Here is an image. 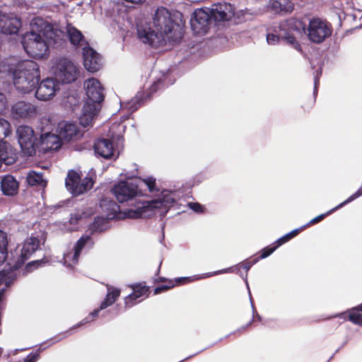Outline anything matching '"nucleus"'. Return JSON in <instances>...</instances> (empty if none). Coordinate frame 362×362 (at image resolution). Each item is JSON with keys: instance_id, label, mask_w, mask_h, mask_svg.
<instances>
[{"instance_id": "4", "label": "nucleus", "mask_w": 362, "mask_h": 362, "mask_svg": "<svg viewBox=\"0 0 362 362\" xmlns=\"http://www.w3.org/2000/svg\"><path fill=\"white\" fill-rule=\"evenodd\" d=\"M87 99L83 104L82 112L78 118L83 127L92 125L93 119L98 115L105 99L104 88L100 82L94 78L87 79L84 83Z\"/></svg>"}, {"instance_id": "7", "label": "nucleus", "mask_w": 362, "mask_h": 362, "mask_svg": "<svg viewBox=\"0 0 362 362\" xmlns=\"http://www.w3.org/2000/svg\"><path fill=\"white\" fill-rule=\"evenodd\" d=\"M8 235L6 232L0 229V266L3 265L6 261L12 263L13 269H19L25 262L29 259L33 253L35 252L34 247H32L25 240L22 248L21 249L20 255L16 259L14 253L18 255V249L14 251L11 250L8 252Z\"/></svg>"}, {"instance_id": "25", "label": "nucleus", "mask_w": 362, "mask_h": 362, "mask_svg": "<svg viewBox=\"0 0 362 362\" xmlns=\"http://www.w3.org/2000/svg\"><path fill=\"white\" fill-rule=\"evenodd\" d=\"M100 208L104 214V217L109 220H114L119 218V206L112 199L105 197L100 200Z\"/></svg>"}, {"instance_id": "15", "label": "nucleus", "mask_w": 362, "mask_h": 362, "mask_svg": "<svg viewBox=\"0 0 362 362\" xmlns=\"http://www.w3.org/2000/svg\"><path fill=\"white\" fill-rule=\"evenodd\" d=\"M60 90L59 85L54 77H47L40 81L35 88V98L42 101L52 99Z\"/></svg>"}, {"instance_id": "35", "label": "nucleus", "mask_w": 362, "mask_h": 362, "mask_svg": "<svg viewBox=\"0 0 362 362\" xmlns=\"http://www.w3.org/2000/svg\"><path fill=\"white\" fill-rule=\"evenodd\" d=\"M348 204V202H346V200H344L343 202L340 203L339 204H338L337 206L332 208V209L329 210L328 211H327L326 213H324V214H321L318 216H317L316 217L313 218V219H311L308 223H307L306 224L303 225L301 226L302 229H305V228H307L308 226H310V225H313V224H315V223H317L320 221H321L322 220H323L327 216L332 214L333 212H334L335 211L341 209V207H343L344 206Z\"/></svg>"}, {"instance_id": "9", "label": "nucleus", "mask_w": 362, "mask_h": 362, "mask_svg": "<svg viewBox=\"0 0 362 362\" xmlns=\"http://www.w3.org/2000/svg\"><path fill=\"white\" fill-rule=\"evenodd\" d=\"M16 133L22 152L27 156L35 155L38 148L39 134L28 125L18 126Z\"/></svg>"}, {"instance_id": "10", "label": "nucleus", "mask_w": 362, "mask_h": 362, "mask_svg": "<svg viewBox=\"0 0 362 362\" xmlns=\"http://www.w3.org/2000/svg\"><path fill=\"white\" fill-rule=\"evenodd\" d=\"M79 74L78 69L69 59H61L56 69L54 71V78L58 84H69L74 82Z\"/></svg>"}, {"instance_id": "36", "label": "nucleus", "mask_w": 362, "mask_h": 362, "mask_svg": "<svg viewBox=\"0 0 362 362\" xmlns=\"http://www.w3.org/2000/svg\"><path fill=\"white\" fill-rule=\"evenodd\" d=\"M15 162V159L13 157L8 156V151L6 146V143L3 140L0 141V168L2 163L6 165H11Z\"/></svg>"}, {"instance_id": "48", "label": "nucleus", "mask_w": 362, "mask_h": 362, "mask_svg": "<svg viewBox=\"0 0 362 362\" xmlns=\"http://www.w3.org/2000/svg\"><path fill=\"white\" fill-rule=\"evenodd\" d=\"M32 247H34L35 252L40 247V240L37 236L31 235L25 240Z\"/></svg>"}, {"instance_id": "44", "label": "nucleus", "mask_w": 362, "mask_h": 362, "mask_svg": "<svg viewBox=\"0 0 362 362\" xmlns=\"http://www.w3.org/2000/svg\"><path fill=\"white\" fill-rule=\"evenodd\" d=\"M348 320L353 324L362 326V314L355 312H349L347 316Z\"/></svg>"}, {"instance_id": "27", "label": "nucleus", "mask_w": 362, "mask_h": 362, "mask_svg": "<svg viewBox=\"0 0 362 362\" xmlns=\"http://www.w3.org/2000/svg\"><path fill=\"white\" fill-rule=\"evenodd\" d=\"M133 291L129 294L124 299L126 307H132L137 303V300L144 296H147L149 292V286L144 285L141 283L131 285Z\"/></svg>"}, {"instance_id": "12", "label": "nucleus", "mask_w": 362, "mask_h": 362, "mask_svg": "<svg viewBox=\"0 0 362 362\" xmlns=\"http://www.w3.org/2000/svg\"><path fill=\"white\" fill-rule=\"evenodd\" d=\"M306 31H308V37L311 42L320 44L331 36L332 29L330 23L313 18L309 21L308 27L306 26Z\"/></svg>"}, {"instance_id": "8", "label": "nucleus", "mask_w": 362, "mask_h": 362, "mask_svg": "<svg viewBox=\"0 0 362 362\" xmlns=\"http://www.w3.org/2000/svg\"><path fill=\"white\" fill-rule=\"evenodd\" d=\"M156 80L151 86L149 89L145 92H138L136 95L121 105L124 109H127L129 114L136 112L147 100H151L152 95L159 90L174 83L175 80L170 83H166L167 77Z\"/></svg>"}, {"instance_id": "18", "label": "nucleus", "mask_w": 362, "mask_h": 362, "mask_svg": "<svg viewBox=\"0 0 362 362\" xmlns=\"http://www.w3.org/2000/svg\"><path fill=\"white\" fill-rule=\"evenodd\" d=\"M95 156L98 158L105 160H116L119 153L116 154L112 141L110 139L98 138L93 146Z\"/></svg>"}, {"instance_id": "13", "label": "nucleus", "mask_w": 362, "mask_h": 362, "mask_svg": "<svg viewBox=\"0 0 362 362\" xmlns=\"http://www.w3.org/2000/svg\"><path fill=\"white\" fill-rule=\"evenodd\" d=\"M111 192L121 204L134 199L141 193L136 182L127 180L118 182L112 187Z\"/></svg>"}, {"instance_id": "2", "label": "nucleus", "mask_w": 362, "mask_h": 362, "mask_svg": "<svg viewBox=\"0 0 362 362\" xmlns=\"http://www.w3.org/2000/svg\"><path fill=\"white\" fill-rule=\"evenodd\" d=\"M21 42L26 54L33 58L48 56L50 47L62 49L66 45L62 30L42 18L33 21L30 30L22 35Z\"/></svg>"}, {"instance_id": "62", "label": "nucleus", "mask_w": 362, "mask_h": 362, "mask_svg": "<svg viewBox=\"0 0 362 362\" xmlns=\"http://www.w3.org/2000/svg\"><path fill=\"white\" fill-rule=\"evenodd\" d=\"M335 355V353H334L327 360V362H329L333 358H334V356Z\"/></svg>"}, {"instance_id": "61", "label": "nucleus", "mask_w": 362, "mask_h": 362, "mask_svg": "<svg viewBox=\"0 0 362 362\" xmlns=\"http://www.w3.org/2000/svg\"><path fill=\"white\" fill-rule=\"evenodd\" d=\"M161 263H162V262H160V264H159V266H158V269H157V271H156V273L155 274V275H156V276H158V275L159 274V273H160V269Z\"/></svg>"}, {"instance_id": "39", "label": "nucleus", "mask_w": 362, "mask_h": 362, "mask_svg": "<svg viewBox=\"0 0 362 362\" xmlns=\"http://www.w3.org/2000/svg\"><path fill=\"white\" fill-rule=\"evenodd\" d=\"M90 214L85 210L77 209L75 212L71 213L69 223L78 224L79 221L90 216Z\"/></svg>"}, {"instance_id": "23", "label": "nucleus", "mask_w": 362, "mask_h": 362, "mask_svg": "<svg viewBox=\"0 0 362 362\" xmlns=\"http://www.w3.org/2000/svg\"><path fill=\"white\" fill-rule=\"evenodd\" d=\"M22 26L21 20L17 16H3L0 18V33L5 35H16Z\"/></svg>"}, {"instance_id": "55", "label": "nucleus", "mask_w": 362, "mask_h": 362, "mask_svg": "<svg viewBox=\"0 0 362 362\" xmlns=\"http://www.w3.org/2000/svg\"><path fill=\"white\" fill-rule=\"evenodd\" d=\"M346 312H355L357 313L362 312V303L355 307H353L350 309L346 310Z\"/></svg>"}, {"instance_id": "58", "label": "nucleus", "mask_w": 362, "mask_h": 362, "mask_svg": "<svg viewBox=\"0 0 362 362\" xmlns=\"http://www.w3.org/2000/svg\"><path fill=\"white\" fill-rule=\"evenodd\" d=\"M103 309H100V306L99 307V308H97V309H94L92 312H90L89 313V315L92 317V318H94L95 317H97L99 314V312L100 310H103Z\"/></svg>"}, {"instance_id": "6", "label": "nucleus", "mask_w": 362, "mask_h": 362, "mask_svg": "<svg viewBox=\"0 0 362 362\" xmlns=\"http://www.w3.org/2000/svg\"><path fill=\"white\" fill-rule=\"evenodd\" d=\"M305 29L306 24L302 20L290 18L272 26L269 31L298 52H303L298 38L305 33Z\"/></svg>"}, {"instance_id": "22", "label": "nucleus", "mask_w": 362, "mask_h": 362, "mask_svg": "<svg viewBox=\"0 0 362 362\" xmlns=\"http://www.w3.org/2000/svg\"><path fill=\"white\" fill-rule=\"evenodd\" d=\"M62 142L58 133L53 134L50 132H40L38 138V147L45 145V151H57L60 148Z\"/></svg>"}, {"instance_id": "38", "label": "nucleus", "mask_w": 362, "mask_h": 362, "mask_svg": "<svg viewBox=\"0 0 362 362\" xmlns=\"http://www.w3.org/2000/svg\"><path fill=\"white\" fill-rule=\"evenodd\" d=\"M301 226L300 228H296L292 230L291 231L287 233L286 234L284 235L283 236L278 238L275 242V243L277 245V246L279 247L282 245L285 244L286 243L288 242L290 240H291L293 238L296 236L301 230H302Z\"/></svg>"}, {"instance_id": "42", "label": "nucleus", "mask_w": 362, "mask_h": 362, "mask_svg": "<svg viewBox=\"0 0 362 362\" xmlns=\"http://www.w3.org/2000/svg\"><path fill=\"white\" fill-rule=\"evenodd\" d=\"M93 318L88 315L87 317H86L84 319H83L81 321H80L78 323L76 324L75 325H74L73 327H71L70 329H69L68 330L65 331L64 332H62V333H60L59 335L54 337V339H56V341H59L60 340H62L63 339V337H59V336L60 335H66V334L69 333L72 329H76V328H78L88 322H90V321H92Z\"/></svg>"}, {"instance_id": "5", "label": "nucleus", "mask_w": 362, "mask_h": 362, "mask_svg": "<svg viewBox=\"0 0 362 362\" xmlns=\"http://www.w3.org/2000/svg\"><path fill=\"white\" fill-rule=\"evenodd\" d=\"M176 204V192L165 189L156 199L140 202L136 209H131L129 213L132 217L136 218H150L156 213L163 218Z\"/></svg>"}, {"instance_id": "50", "label": "nucleus", "mask_w": 362, "mask_h": 362, "mask_svg": "<svg viewBox=\"0 0 362 362\" xmlns=\"http://www.w3.org/2000/svg\"><path fill=\"white\" fill-rule=\"evenodd\" d=\"M39 357L40 351L31 352L24 358L23 362H37Z\"/></svg>"}, {"instance_id": "3", "label": "nucleus", "mask_w": 362, "mask_h": 362, "mask_svg": "<svg viewBox=\"0 0 362 362\" xmlns=\"http://www.w3.org/2000/svg\"><path fill=\"white\" fill-rule=\"evenodd\" d=\"M7 71L11 76L16 89L23 94L33 92L40 80V66L33 60H24L16 64H11Z\"/></svg>"}, {"instance_id": "37", "label": "nucleus", "mask_w": 362, "mask_h": 362, "mask_svg": "<svg viewBox=\"0 0 362 362\" xmlns=\"http://www.w3.org/2000/svg\"><path fill=\"white\" fill-rule=\"evenodd\" d=\"M259 261V258H254L252 260H249L248 259L244 260L242 262H240L237 264L235 266H233L232 267H235V272L236 273H240V267L243 268L244 270H245L246 272H247L250 268L257 263ZM233 268H232V271L230 272H233Z\"/></svg>"}, {"instance_id": "33", "label": "nucleus", "mask_w": 362, "mask_h": 362, "mask_svg": "<svg viewBox=\"0 0 362 362\" xmlns=\"http://www.w3.org/2000/svg\"><path fill=\"white\" fill-rule=\"evenodd\" d=\"M120 295V290L119 288H107V293L104 300L100 303V309H105L112 305L117 300Z\"/></svg>"}, {"instance_id": "30", "label": "nucleus", "mask_w": 362, "mask_h": 362, "mask_svg": "<svg viewBox=\"0 0 362 362\" xmlns=\"http://www.w3.org/2000/svg\"><path fill=\"white\" fill-rule=\"evenodd\" d=\"M8 268H4L0 271V285L4 283L6 287H10L16 280L17 276L16 269H13L12 263L6 261Z\"/></svg>"}, {"instance_id": "63", "label": "nucleus", "mask_w": 362, "mask_h": 362, "mask_svg": "<svg viewBox=\"0 0 362 362\" xmlns=\"http://www.w3.org/2000/svg\"><path fill=\"white\" fill-rule=\"evenodd\" d=\"M146 0H139V1L138 2V4H143L144 3L146 2Z\"/></svg>"}, {"instance_id": "14", "label": "nucleus", "mask_w": 362, "mask_h": 362, "mask_svg": "<svg viewBox=\"0 0 362 362\" xmlns=\"http://www.w3.org/2000/svg\"><path fill=\"white\" fill-rule=\"evenodd\" d=\"M37 113V107L30 102L18 100L11 107V117L18 121L33 119Z\"/></svg>"}, {"instance_id": "16", "label": "nucleus", "mask_w": 362, "mask_h": 362, "mask_svg": "<svg viewBox=\"0 0 362 362\" xmlns=\"http://www.w3.org/2000/svg\"><path fill=\"white\" fill-rule=\"evenodd\" d=\"M235 6L226 1L214 3L209 7V13L212 16L214 24L229 21L235 16Z\"/></svg>"}, {"instance_id": "11", "label": "nucleus", "mask_w": 362, "mask_h": 362, "mask_svg": "<svg viewBox=\"0 0 362 362\" xmlns=\"http://www.w3.org/2000/svg\"><path fill=\"white\" fill-rule=\"evenodd\" d=\"M209 7L196 8L190 18V25L192 31L198 35H205L211 25L214 24L212 16L209 13Z\"/></svg>"}, {"instance_id": "17", "label": "nucleus", "mask_w": 362, "mask_h": 362, "mask_svg": "<svg viewBox=\"0 0 362 362\" xmlns=\"http://www.w3.org/2000/svg\"><path fill=\"white\" fill-rule=\"evenodd\" d=\"M83 65L85 69L94 74L102 69V56L90 45L82 47Z\"/></svg>"}, {"instance_id": "64", "label": "nucleus", "mask_w": 362, "mask_h": 362, "mask_svg": "<svg viewBox=\"0 0 362 362\" xmlns=\"http://www.w3.org/2000/svg\"><path fill=\"white\" fill-rule=\"evenodd\" d=\"M344 344H342L340 347H339V348L335 351V352H334V353H335V354H336V353H337V352H338V351H339V350L343 347V346H344Z\"/></svg>"}, {"instance_id": "54", "label": "nucleus", "mask_w": 362, "mask_h": 362, "mask_svg": "<svg viewBox=\"0 0 362 362\" xmlns=\"http://www.w3.org/2000/svg\"><path fill=\"white\" fill-rule=\"evenodd\" d=\"M249 297H250V301L252 311V319H253V322H254L255 321V317H256L257 314H258V313L257 312V310H256V308L255 307V305L253 303L252 296L250 295V296H249Z\"/></svg>"}, {"instance_id": "52", "label": "nucleus", "mask_w": 362, "mask_h": 362, "mask_svg": "<svg viewBox=\"0 0 362 362\" xmlns=\"http://www.w3.org/2000/svg\"><path fill=\"white\" fill-rule=\"evenodd\" d=\"M362 195V186L360 187L356 192H355L353 194H351L349 197H348L346 201L348 202V204L357 199L358 197Z\"/></svg>"}, {"instance_id": "40", "label": "nucleus", "mask_w": 362, "mask_h": 362, "mask_svg": "<svg viewBox=\"0 0 362 362\" xmlns=\"http://www.w3.org/2000/svg\"><path fill=\"white\" fill-rule=\"evenodd\" d=\"M278 248H279V247L275 243V242H274L271 245H267V246L264 247V248H262L260 250V256L258 257L257 258H259V260L262 259H265V258L268 257L269 256H270Z\"/></svg>"}, {"instance_id": "1", "label": "nucleus", "mask_w": 362, "mask_h": 362, "mask_svg": "<svg viewBox=\"0 0 362 362\" xmlns=\"http://www.w3.org/2000/svg\"><path fill=\"white\" fill-rule=\"evenodd\" d=\"M182 18V13L159 6L153 14L152 22L136 25L138 38L153 48L163 47L167 42H179L184 33Z\"/></svg>"}, {"instance_id": "29", "label": "nucleus", "mask_w": 362, "mask_h": 362, "mask_svg": "<svg viewBox=\"0 0 362 362\" xmlns=\"http://www.w3.org/2000/svg\"><path fill=\"white\" fill-rule=\"evenodd\" d=\"M232 268L233 267H228V268L217 270V271H215L213 272L204 273L201 275L198 274V275H194L192 276L177 277L174 279L173 282L175 285L184 284H186L189 281H197V280H199L202 279H205V278L211 277V276H213L215 275L221 274L228 273V272L232 271Z\"/></svg>"}, {"instance_id": "19", "label": "nucleus", "mask_w": 362, "mask_h": 362, "mask_svg": "<svg viewBox=\"0 0 362 362\" xmlns=\"http://www.w3.org/2000/svg\"><path fill=\"white\" fill-rule=\"evenodd\" d=\"M57 132L62 144L78 140L83 136L77 124L69 121L59 122L58 123Z\"/></svg>"}, {"instance_id": "56", "label": "nucleus", "mask_w": 362, "mask_h": 362, "mask_svg": "<svg viewBox=\"0 0 362 362\" xmlns=\"http://www.w3.org/2000/svg\"><path fill=\"white\" fill-rule=\"evenodd\" d=\"M347 313H349V312H346V311H344V312H342V313H339L336 314L335 315H334V317H339V318H343V319H344V320H346V319H348V318H347V316H348V315H346V314H347Z\"/></svg>"}, {"instance_id": "32", "label": "nucleus", "mask_w": 362, "mask_h": 362, "mask_svg": "<svg viewBox=\"0 0 362 362\" xmlns=\"http://www.w3.org/2000/svg\"><path fill=\"white\" fill-rule=\"evenodd\" d=\"M26 180L30 186L45 187L47 184V180L43 177V173H37L35 170H30L28 173Z\"/></svg>"}, {"instance_id": "57", "label": "nucleus", "mask_w": 362, "mask_h": 362, "mask_svg": "<svg viewBox=\"0 0 362 362\" xmlns=\"http://www.w3.org/2000/svg\"><path fill=\"white\" fill-rule=\"evenodd\" d=\"M240 274V276L242 277V279L244 280L246 286H247V291H248V294L249 296L251 295V293H250V287H249V284H248V281H247V274H246L245 276H243L242 275V273H238Z\"/></svg>"}, {"instance_id": "24", "label": "nucleus", "mask_w": 362, "mask_h": 362, "mask_svg": "<svg viewBox=\"0 0 362 362\" xmlns=\"http://www.w3.org/2000/svg\"><path fill=\"white\" fill-rule=\"evenodd\" d=\"M94 246L93 238L89 234L82 235L74 245V254L72 256V262L74 264L78 263L79 257L83 250H90Z\"/></svg>"}, {"instance_id": "20", "label": "nucleus", "mask_w": 362, "mask_h": 362, "mask_svg": "<svg viewBox=\"0 0 362 362\" xmlns=\"http://www.w3.org/2000/svg\"><path fill=\"white\" fill-rule=\"evenodd\" d=\"M65 186L67 190L74 197L88 192L85 187L82 186L81 175L74 170H69L65 180Z\"/></svg>"}, {"instance_id": "21", "label": "nucleus", "mask_w": 362, "mask_h": 362, "mask_svg": "<svg viewBox=\"0 0 362 362\" xmlns=\"http://www.w3.org/2000/svg\"><path fill=\"white\" fill-rule=\"evenodd\" d=\"M62 31L65 35L66 44H67L66 40L68 39L74 49H82L83 46L89 45L81 31L71 24L67 25L66 32Z\"/></svg>"}, {"instance_id": "28", "label": "nucleus", "mask_w": 362, "mask_h": 362, "mask_svg": "<svg viewBox=\"0 0 362 362\" xmlns=\"http://www.w3.org/2000/svg\"><path fill=\"white\" fill-rule=\"evenodd\" d=\"M109 221V219L103 216H95L93 221L88 226V234L93 236L95 234L107 230L110 228Z\"/></svg>"}, {"instance_id": "59", "label": "nucleus", "mask_w": 362, "mask_h": 362, "mask_svg": "<svg viewBox=\"0 0 362 362\" xmlns=\"http://www.w3.org/2000/svg\"><path fill=\"white\" fill-rule=\"evenodd\" d=\"M168 280L167 278L163 276H159L154 279V283H159V282H167L168 283Z\"/></svg>"}, {"instance_id": "46", "label": "nucleus", "mask_w": 362, "mask_h": 362, "mask_svg": "<svg viewBox=\"0 0 362 362\" xmlns=\"http://www.w3.org/2000/svg\"><path fill=\"white\" fill-rule=\"evenodd\" d=\"M322 74V70L321 69L316 71L315 75L314 76V88H313V95L315 98L317 91H318V86L320 85V78Z\"/></svg>"}, {"instance_id": "43", "label": "nucleus", "mask_w": 362, "mask_h": 362, "mask_svg": "<svg viewBox=\"0 0 362 362\" xmlns=\"http://www.w3.org/2000/svg\"><path fill=\"white\" fill-rule=\"evenodd\" d=\"M175 286V284H174L173 280H168V283L156 286L153 289V293L154 295H157L163 292H165Z\"/></svg>"}, {"instance_id": "26", "label": "nucleus", "mask_w": 362, "mask_h": 362, "mask_svg": "<svg viewBox=\"0 0 362 362\" xmlns=\"http://www.w3.org/2000/svg\"><path fill=\"white\" fill-rule=\"evenodd\" d=\"M1 189L4 195L13 197L18 193L19 182L12 175H5L1 181Z\"/></svg>"}, {"instance_id": "31", "label": "nucleus", "mask_w": 362, "mask_h": 362, "mask_svg": "<svg viewBox=\"0 0 362 362\" xmlns=\"http://www.w3.org/2000/svg\"><path fill=\"white\" fill-rule=\"evenodd\" d=\"M271 6L272 8L280 15L291 13L294 9V4L291 0H274Z\"/></svg>"}, {"instance_id": "45", "label": "nucleus", "mask_w": 362, "mask_h": 362, "mask_svg": "<svg viewBox=\"0 0 362 362\" xmlns=\"http://www.w3.org/2000/svg\"><path fill=\"white\" fill-rule=\"evenodd\" d=\"M188 207L197 214H203L204 212V206L199 202H188Z\"/></svg>"}, {"instance_id": "53", "label": "nucleus", "mask_w": 362, "mask_h": 362, "mask_svg": "<svg viewBox=\"0 0 362 362\" xmlns=\"http://www.w3.org/2000/svg\"><path fill=\"white\" fill-rule=\"evenodd\" d=\"M252 323H253V319H251L250 321L249 322H247L246 325H245L242 326L241 327L238 328L236 331H234V332L227 334L225 337V338L228 337L229 336H230L231 334L235 333L236 332H243L247 328H248Z\"/></svg>"}, {"instance_id": "34", "label": "nucleus", "mask_w": 362, "mask_h": 362, "mask_svg": "<svg viewBox=\"0 0 362 362\" xmlns=\"http://www.w3.org/2000/svg\"><path fill=\"white\" fill-rule=\"evenodd\" d=\"M49 262L48 258L43 257L40 259L33 260L28 262L23 270V275H27L28 273L33 272L37 268L45 267Z\"/></svg>"}, {"instance_id": "49", "label": "nucleus", "mask_w": 362, "mask_h": 362, "mask_svg": "<svg viewBox=\"0 0 362 362\" xmlns=\"http://www.w3.org/2000/svg\"><path fill=\"white\" fill-rule=\"evenodd\" d=\"M280 39L272 33L269 30L267 34V42L269 45H275L280 42Z\"/></svg>"}, {"instance_id": "41", "label": "nucleus", "mask_w": 362, "mask_h": 362, "mask_svg": "<svg viewBox=\"0 0 362 362\" xmlns=\"http://www.w3.org/2000/svg\"><path fill=\"white\" fill-rule=\"evenodd\" d=\"M141 181L148 187L150 192H157L159 191L156 185V180L153 176L142 178Z\"/></svg>"}, {"instance_id": "47", "label": "nucleus", "mask_w": 362, "mask_h": 362, "mask_svg": "<svg viewBox=\"0 0 362 362\" xmlns=\"http://www.w3.org/2000/svg\"><path fill=\"white\" fill-rule=\"evenodd\" d=\"M81 182L82 186H84L88 192L90 189H92L94 184V180L92 177L86 175L83 179H81Z\"/></svg>"}, {"instance_id": "60", "label": "nucleus", "mask_w": 362, "mask_h": 362, "mask_svg": "<svg viewBox=\"0 0 362 362\" xmlns=\"http://www.w3.org/2000/svg\"><path fill=\"white\" fill-rule=\"evenodd\" d=\"M255 319H256V320L257 321H262V317L259 315V314H257L256 317H255Z\"/></svg>"}, {"instance_id": "51", "label": "nucleus", "mask_w": 362, "mask_h": 362, "mask_svg": "<svg viewBox=\"0 0 362 362\" xmlns=\"http://www.w3.org/2000/svg\"><path fill=\"white\" fill-rule=\"evenodd\" d=\"M7 106V99L5 95L0 93V115L5 112Z\"/></svg>"}]
</instances>
